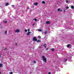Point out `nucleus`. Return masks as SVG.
Instances as JSON below:
<instances>
[{
  "mask_svg": "<svg viewBox=\"0 0 74 74\" xmlns=\"http://www.w3.org/2000/svg\"><path fill=\"white\" fill-rule=\"evenodd\" d=\"M39 48H41V46H39Z\"/></svg>",
  "mask_w": 74,
  "mask_h": 74,
  "instance_id": "nucleus-36",
  "label": "nucleus"
},
{
  "mask_svg": "<svg viewBox=\"0 0 74 74\" xmlns=\"http://www.w3.org/2000/svg\"><path fill=\"white\" fill-rule=\"evenodd\" d=\"M46 24H47V25H49V23H50V21H47L46 23Z\"/></svg>",
  "mask_w": 74,
  "mask_h": 74,
  "instance_id": "nucleus-6",
  "label": "nucleus"
},
{
  "mask_svg": "<svg viewBox=\"0 0 74 74\" xmlns=\"http://www.w3.org/2000/svg\"><path fill=\"white\" fill-rule=\"evenodd\" d=\"M33 62L34 63H36V61H34Z\"/></svg>",
  "mask_w": 74,
  "mask_h": 74,
  "instance_id": "nucleus-24",
  "label": "nucleus"
},
{
  "mask_svg": "<svg viewBox=\"0 0 74 74\" xmlns=\"http://www.w3.org/2000/svg\"><path fill=\"white\" fill-rule=\"evenodd\" d=\"M42 60L43 62L46 63L47 62V58L45 57V56H42Z\"/></svg>",
  "mask_w": 74,
  "mask_h": 74,
  "instance_id": "nucleus-1",
  "label": "nucleus"
},
{
  "mask_svg": "<svg viewBox=\"0 0 74 74\" xmlns=\"http://www.w3.org/2000/svg\"><path fill=\"white\" fill-rule=\"evenodd\" d=\"M3 27V26H1V28H2Z\"/></svg>",
  "mask_w": 74,
  "mask_h": 74,
  "instance_id": "nucleus-35",
  "label": "nucleus"
},
{
  "mask_svg": "<svg viewBox=\"0 0 74 74\" xmlns=\"http://www.w3.org/2000/svg\"><path fill=\"white\" fill-rule=\"evenodd\" d=\"M25 32H27V29H25Z\"/></svg>",
  "mask_w": 74,
  "mask_h": 74,
  "instance_id": "nucleus-27",
  "label": "nucleus"
},
{
  "mask_svg": "<svg viewBox=\"0 0 74 74\" xmlns=\"http://www.w3.org/2000/svg\"><path fill=\"white\" fill-rule=\"evenodd\" d=\"M38 31L39 32H41V31H42V30L40 29H38Z\"/></svg>",
  "mask_w": 74,
  "mask_h": 74,
  "instance_id": "nucleus-15",
  "label": "nucleus"
},
{
  "mask_svg": "<svg viewBox=\"0 0 74 74\" xmlns=\"http://www.w3.org/2000/svg\"><path fill=\"white\" fill-rule=\"evenodd\" d=\"M62 11V10H60V11Z\"/></svg>",
  "mask_w": 74,
  "mask_h": 74,
  "instance_id": "nucleus-38",
  "label": "nucleus"
},
{
  "mask_svg": "<svg viewBox=\"0 0 74 74\" xmlns=\"http://www.w3.org/2000/svg\"><path fill=\"white\" fill-rule=\"evenodd\" d=\"M69 62H71V61H70V60H69Z\"/></svg>",
  "mask_w": 74,
  "mask_h": 74,
  "instance_id": "nucleus-39",
  "label": "nucleus"
},
{
  "mask_svg": "<svg viewBox=\"0 0 74 74\" xmlns=\"http://www.w3.org/2000/svg\"><path fill=\"white\" fill-rule=\"evenodd\" d=\"M46 51H47V50H48V48H47L46 49Z\"/></svg>",
  "mask_w": 74,
  "mask_h": 74,
  "instance_id": "nucleus-28",
  "label": "nucleus"
},
{
  "mask_svg": "<svg viewBox=\"0 0 74 74\" xmlns=\"http://www.w3.org/2000/svg\"><path fill=\"white\" fill-rule=\"evenodd\" d=\"M57 10H58V11H60V9L58 8V9Z\"/></svg>",
  "mask_w": 74,
  "mask_h": 74,
  "instance_id": "nucleus-20",
  "label": "nucleus"
},
{
  "mask_svg": "<svg viewBox=\"0 0 74 74\" xmlns=\"http://www.w3.org/2000/svg\"><path fill=\"white\" fill-rule=\"evenodd\" d=\"M71 7L72 9H74V7L73 6H71Z\"/></svg>",
  "mask_w": 74,
  "mask_h": 74,
  "instance_id": "nucleus-12",
  "label": "nucleus"
},
{
  "mask_svg": "<svg viewBox=\"0 0 74 74\" xmlns=\"http://www.w3.org/2000/svg\"><path fill=\"white\" fill-rule=\"evenodd\" d=\"M69 6H67L66 7V9H69Z\"/></svg>",
  "mask_w": 74,
  "mask_h": 74,
  "instance_id": "nucleus-19",
  "label": "nucleus"
},
{
  "mask_svg": "<svg viewBox=\"0 0 74 74\" xmlns=\"http://www.w3.org/2000/svg\"><path fill=\"white\" fill-rule=\"evenodd\" d=\"M16 46H17V43H16Z\"/></svg>",
  "mask_w": 74,
  "mask_h": 74,
  "instance_id": "nucleus-31",
  "label": "nucleus"
},
{
  "mask_svg": "<svg viewBox=\"0 0 74 74\" xmlns=\"http://www.w3.org/2000/svg\"><path fill=\"white\" fill-rule=\"evenodd\" d=\"M67 60V59H66L65 60V62H66Z\"/></svg>",
  "mask_w": 74,
  "mask_h": 74,
  "instance_id": "nucleus-25",
  "label": "nucleus"
},
{
  "mask_svg": "<svg viewBox=\"0 0 74 74\" xmlns=\"http://www.w3.org/2000/svg\"><path fill=\"white\" fill-rule=\"evenodd\" d=\"M30 48V47H28V49L29 50H30V49H29Z\"/></svg>",
  "mask_w": 74,
  "mask_h": 74,
  "instance_id": "nucleus-30",
  "label": "nucleus"
},
{
  "mask_svg": "<svg viewBox=\"0 0 74 74\" xmlns=\"http://www.w3.org/2000/svg\"><path fill=\"white\" fill-rule=\"evenodd\" d=\"M31 10V11H32V10Z\"/></svg>",
  "mask_w": 74,
  "mask_h": 74,
  "instance_id": "nucleus-44",
  "label": "nucleus"
},
{
  "mask_svg": "<svg viewBox=\"0 0 74 74\" xmlns=\"http://www.w3.org/2000/svg\"><path fill=\"white\" fill-rule=\"evenodd\" d=\"M33 20L35 21V22H37V19L36 18L34 19Z\"/></svg>",
  "mask_w": 74,
  "mask_h": 74,
  "instance_id": "nucleus-13",
  "label": "nucleus"
},
{
  "mask_svg": "<svg viewBox=\"0 0 74 74\" xmlns=\"http://www.w3.org/2000/svg\"><path fill=\"white\" fill-rule=\"evenodd\" d=\"M19 29H16L14 31V32H15L16 33H19Z\"/></svg>",
  "mask_w": 74,
  "mask_h": 74,
  "instance_id": "nucleus-2",
  "label": "nucleus"
},
{
  "mask_svg": "<svg viewBox=\"0 0 74 74\" xmlns=\"http://www.w3.org/2000/svg\"><path fill=\"white\" fill-rule=\"evenodd\" d=\"M28 31L30 32V29H28Z\"/></svg>",
  "mask_w": 74,
  "mask_h": 74,
  "instance_id": "nucleus-26",
  "label": "nucleus"
},
{
  "mask_svg": "<svg viewBox=\"0 0 74 74\" xmlns=\"http://www.w3.org/2000/svg\"><path fill=\"white\" fill-rule=\"evenodd\" d=\"M41 42V40H38L37 41V42Z\"/></svg>",
  "mask_w": 74,
  "mask_h": 74,
  "instance_id": "nucleus-8",
  "label": "nucleus"
},
{
  "mask_svg": "<svg viewBox=\"0 0 74 74\" xmlns=\"http://www.w3.org/2000/svg\"><path fill=\"white\" fill-rule=\"evenodd\" d=\"M33 41H37V39L36 38V37H34L33 38Z\"/></svg>",
  "mask_w": 74,
  "mask_h": 74,
  "instance_id": "nucleus-3",
  "label": "nucleus"
},
{
  "mask_svg": "<svg viewBox=\"0 0 74 74\" xmlns=\"http://www.w3.org/2000/svg\"><path fill=\"white\" fill-rule=\"evenodd\" d=\"M38 38L40 39V38H41V36H38Z\"/></svg>",
  "mask_w": 74,
  "mask_h": 74,
  "instance_id": "nucleus-21",
  "label": "nucleus"
},
{
  "mask_svg": "<svg viewBox=\"0 0 74 74\" xmlns=\"http://www.w3.org/2000/svg\"><path fill=\"white\" fill-rule=\"evenodd\" d=\"M8 5H9V4H8V3H6L5 4V5H6V6H7Z\"/></svg>",
  "mask_w": 74,
  "mask_h": 74,
  "instance_id": "nucleus-7",
  "label": "nucleus"
},
{
  "mask_svg": "<svg viewBox=\"0 0 74 74\" xmlns=\"http://www.w3.org/2000/svg\"><path fill=\"white\" fill-rule=\"evenodd\" d=\"M64 12H65V11L64 10Z\"/></svg>",
  "mask_w": 74,
  "mask_h": 74,
  "instance_id": "nucleus-41",
  "label": "nucleus"
},
{
  "mask_svg": "<svg viewBox=\"0 0 74 74\" xmlns=\"http://www.w3.org/2000/svg\"><path fill=\"white\" fill-rule=\"evenodd\" d=\"M3 22H4V23H7V21H3Z\"/></svg>",
  "mask_w": 74,
  "mask_h": 74,
  "instance_id": "nucleus-11",
  "label": "nucleus"
},
{
  "mask_svg": "<svg viewBox=\"0 0 74 74\" xmlns=\"http://www.w3.org/2000/svg\"><path fill=\"white\" fill-rule=\"evenodd\" d=\"M0 57H1V55H0Z\"/></svg>",
  "mask_w": 74,
  "mask_h": 74,
  "instance_id": "nucleus-43",
  "label": "nucleus"
},
{
  "mask_svg": "<svg viewBox=\"0 0 74 74\" xmlns=\"http://www.w3.org/2000/svg\"><path fill=\"white\" fill-rule=\"evenodd\" d=\"M7 49V48H5V49H4L5 50V49Z\"/></svg>",
  "mask_w": 74,
  "mask_h": 74,
  "instance_id": "nucleus-37",
  "label": "nucleus"
},
{
  "mask_svg": "<svg viewBox=\"0 0 74 74\" xmlns=\"http://www.w3.org/2000/svg\"><path fill=\"white\" fill-rule=\"evenodd\" d=\"M34 5H38V3L37 2H36V3H34Z\"/></svg>",
  "mask_w": 74,
  "mask_h": 74,
  "instance_id": "nucleus-5",
  "label": "nucleus"
},
{
  "mask_svg": "<svg viewBox=\"0 0 74 74\" xmlns=\"http://www.w3.org/2000/svg\"><path fill=\"white\" fill-rule=\"evenodd\" d=\"M0 74H1V72H0Z\"/></svg>",
  "mask_w": 74,
  "mask_h": 74,
  "instance_id": "nucleus-40",
  "label": "nucleus"
},
{
  "mask_svg": "<svg viewBox=\"0 0 74 74\" xmlns=\"http://www.w3.org/2000/svg\"><path fill=\"white\" fill-rule=\"evenodd\" d=\"M51 51H54V49H53V48H51Z\"/></svg>",
  "mask_w": 74,
  "mask_h": 74,
  "instance_id": "nucleus-22",
  "label": "nucleus"
},
{
  "mask_svg": "<svg viewBox=\"0 0 74 74\" xmlns=\"http://www.w3.org/2000/svg\"><path fill=\"white\" fill-rule=\"evenodd\" d=\"M48 74H51V73L49 72Z\"/></svg>",
  "mask_w": 74,
  "mask_h": 74,
  "instance_id": "nucleus-34",
  "label": "nucleus"
},
{
  "mask_svg": "<svg viewBox=\"0 0 74 74\" xmlns=\"http://www.w3.org/2000/svg\"><path fill=\"white\" fill-rule=\"evenodd\" d=\"M29 8H28V9H29Z\"/></svg>",
  "mask_w": 74,
  "mask_h": 74,
  "instance_id": "nucleus-42",
  "label": "nucleus"
},
{
  "mask_svg": "<svg viewBox=\"0 0 74 74\" xmlns=\"http://www.w3.org/2000/svg\"><path fill=\"white\" fill-rule=\"evenodd\" d=\"M66 3H68V2H69V1L66 0Z\"/></svg>",
  "mask_w": 74,
  "mask_h": 74,
  "instance_id": "nucleus-23",
  "label": "nucleus"
},
{
  "mask_svg": "<svg viewBox=\"0 0 74 74\" xmlns=\"http://www.w3.org/2000/svg\"><path fill=\"white\" fill-rule=\"evenodd\" d=\"M31 33V32H29L27 33V36H29V35H30V34Z\"/></svg>",
  "mask_w": 74,
  "mask_h": 74,
  "instance_id": "nucleus-4",
  "label": "nucleus"
},
{
  "mask_svg": "<svg viewBox=\"0 0 74 74\" xmlns=\"http://www.w3.org/2000/svg\"><path fill=\"white\" fill-rule=\"evenodd\" d=\"M7 31H6L5 32V34H6L7 33Z\"/></svg>",
  "mask_w": 74,
  "mask_h": 74,
  "instance_id": "nucleus-18",
  "label": "nucleus"
},
{
  "mask_svg": "<svg viewBox=\"0 0 74 74\" xmlns=\"http://www.w3.org/2000/svg\"><path fill=\"white\" fill-rule=\"evenodd\" d=\"M47 33V31H45V34L46 35V34Z\"/></svg>",
  "mask_w": 74,
  "mask_h": 74,
  "instance_id": "nucleus-16",
  "label": "nucleus"
},
{
  "mask_svg": "<svg viewBox=\"0 0 74 74\" xmlns=\"http://www.w3.org/2000/svg\"><path fill=\"white\" fill-rule=\"evenodd\" d=\"M34 25H35V24H33V26H34Z\"/></svg>",
  "mask_w": 74,
  "mask_h": 74,
  "instance_id": "nucleus-33",
  "label": "nucleus"
},
{
  "mask_svg": "<svg viewBox=\"0 0 74 74\" xmlns=\"http://www.w3.org/2000/svg\"><path fill=\"white\" fill-rule=\"evenodd\" d=\"M10 74H12V72H11L10 73Z\"/></svg>",
  "mask_w": 74,
  "mask_h": 74,
  "instance_id": "nucleus-29",
  "label": "nucleus"
},
{
  "mask_svg": "<svg viewBox=\"0 0 74 74\" xmlns=\"http://www.w3.org/2000/svg\"><path fill=\"white\" fill-rule=\"evenodd\" d=\"M3 65V64H0V67H2Z\"/></svg>",
  "mask_w": 74,
  "mask_h": 74,
  "instance_id": "nucleus-9",
  "label": "nucleus"
},
{
  "mask_svg": "<svg viewBox=\"0 0 74 74\" xmlns=\"http://www.w3.org/2000/svg\"><path fill=\"white\" fill-rule=\"evenodd\" d=\"M42 4H45V2L44 1H42Z\"/></svg>",
  "mask_w": 74,
  "mask_h": 74,
  "instance_id": "nucleus-10",
  "label": "nucleus"
},
{
  "mask_svg": "<svg viewBox=\"0 0 74 74\" xmlns=\"http://www.w3.org/2000/svg\"><path fill=\"white\" fill-rule=\"evenodd\" d=\"M70 45H69V44L68 45H67V48H69V47H70Z\"/></svg>",
  "mask_w": 74,
  "mask_h": 74,
  "instance_id": "nucleus-14",
  "label": "nucleus"
},
{
  "mask_svg": "<svg viewBox=\"0 0 74 74\" xmlns=\"http://www.w3.org/2000/svg\"><path fill=\"white\" fill-rule=\"evenodd\" d=\"M12 6H13V7H14V5H12Z\"/></svg>",
  "mask_w": 74,
  "mask_h": 74,
  "instance_id": "nucleus-32",
  "label": "nucleus"
},
{
  "mask_svg": "<svg viewBox=\"0 0 74 74\" xmlns=\"http://www.w3.org/2000/svg\"><path fill=\"white\" fill-rule=\"evenodd\" d=\"M44 46L45 47V48H46V46H47V44H45L44 45Z\"/></svg>",
  "mask_w": 74,
  "mask_h": 74,
  "instance_id": "nucleus-17",
  "label": "nucleus"
}]
</instances>
